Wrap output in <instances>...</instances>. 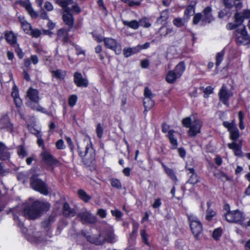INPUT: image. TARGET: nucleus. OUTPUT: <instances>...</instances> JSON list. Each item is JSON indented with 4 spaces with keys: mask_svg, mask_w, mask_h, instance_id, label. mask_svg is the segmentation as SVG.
<instances>
[{
    "mask_svg": "<svg viewBox=\"0 0 250 250\" xmlns=\"http://www.w3.org/2000/svg\"><path fill=\"white\" fill-rule=\"evenodd\" d=\"M46 209L47 202L36 200L31 203H25L23 205L22 213L26 219L34 220L41 217Z\"/></svg>",
    "mask_w": 250,
    "mask_h": 250,
    "instance_id": "f257e3e1",
    "label": "nucleus"
},
{
    "mask_svg": "<svg viewBox=\"0 0 250 250\" xmlns=\"http://www.w3.org/2000/svg\"><path fill=\"white\" fill-rule=\"evenodd\" d=\"M78 149L83 162L87 166H90L95 160V151L93 149L90 138L85 136L78 144Z\"/></svg>",
    "mask_w": 250,
    "mask_h": 250,
    "instance_id": "f03ea898",
    "label": "nucleus"
},
{
    "mask_svg": "<svg viewBox=\"0 0 250 250\" xmlns=\"http://www.w3.org/2000/svg\"><path fill=\"white\" fill-rule=\"evenodd\" d=\"M182 123L184 126L189 128L188 132L189 136L194 137L200 133L202 123L199 119L192 121L190 117H188L182 120Z\"/></svg>",
    "mask_w": 250,
    "mask_h": 250,
    "instance_id": "7ed1b4c3",
    "label": "nucleus"
},
{
    "mask_svg": "<svg viewBox=\"0 0 250 250\" xmlns=\"http://www.w3.org/2000/svg\"><path fill=\"white\" fill-rule=\"evenodd\" d=\"M43 230L37 232L33 235L27 236V239L35 243L37 245H44L47 241V220H44L42 222Z\"/></svg>",
    "mask_w": 250,
    "mask_h": 250,
    "instance_id": "20e7f679",
    "label": "nucleus"
},
{
    "mask_svg": "<svg viewBox=\"0 0 250 250\" xmlns=\"http://www.w3.org/2000/svg\"><path fill=\"white\" fill-rule=\"evenodd\" d=\"M31 187L35 190L47 195V185L41 179L38 178V175L33 174L30 178Z\"/></svg>",
    "mask_w": 250,
    "mask_h": 250,
    "instance_id": "39448f33",
    "label": "nucleus"
},
{
    "mask_svg": "<svg viewBox=\"0 0 250 250\" xmlns=\"http://www.w3.org/2000/svg\"><path fill=\"white\" fill-rule=\"evenodd\" d=\"M29 101L27 103L28 106L34 109H38L37 105H39V91L35 89L30 87L26 94Z\"/></svg>",
    "mask_w": 250,
    "mask_h": 250,
    "instance_id": "423d86ee",
    "label": "nucleus"
},
{
    "mask_svg": "<svg viewBox=\"0 0 250 250\" xmlns=\"http://www.w3.org/2000/svg\"><path fill=\"white\" fill-rule=\"evenodd\" d=\"M191 230L194 235L198 238L202 230V226L199 220L192 214L188 215Z\"/></svg>",
    "mask_w": 250,
    "mask_h": 250,
    "instance_id": "0eeeda50",
    "label": "nucleus"
},
{
    "mask_svg": "<svg viewBox=\"0 0 250 250\" xmlns=\"http://www.w3.org/2000/svg\"><path fill=\"white\" fill-rule=\"evenodd\" d=\"M225 216L226 220L229 223H240L244 219L243 212L238 209L229 210Z\"/></svg>",
    "mask_w": 250,
    "mask_h": 250,
    "instance_id": "6e6552de",
    "label": "nucleus"
},
{
    "mask_svg": "<svg viewBox=\"0 0 250 250\" xmlns=\"http://www.w3.org/2000/svg\"><path fill=\"white\" fill-rule=\"evenodd\" d=\"M236 42L238 45H247L250 43V36L248 35L245 27L236 31Z\"/></svg>",
    "mask_w": 250,
    "mask_h": 250,
    "instance_id": "1a4fd4ad",
    "label": "nucleus"
},
{
    "mask_svg": "<svg viewBox=\"0 0 250 250\" xmlns=\"http://www.w3.org/2000/svg\"><path fill=\"white\" fill-rule=\"evenodd\" d=\"M15 4L24 8L32 19H37L39 17L38 13L33 9L29 0H18L16 1Z\"/></svg>",
    "mask_w": 250,
    "mask_h": 250,
    "instance_id": "9d476101",
    "label": "nucleus"
},
{
    "mask_svg": "<svg viewBox=\"0 0 250 250\" xmlns=\"http://www.w3.org/2000/svg\"><path fill=\"white\" fill-rule=\"evenodd\" d=\"M0 127L12 133L14 131V125L11 122L10 119L7 114H3L0 118Z\"/></svg>",
    "mask_w": 250,
    "mask_h": 250,
    "instance_id": "9b49d317",
    "label": "nucleus"
},
{
    "mask_svg": "<svg viewBox=\"0 0 250 250\" xmlns=\"http://www.w3.org/2000/svg\"><path fill=\"white\" fill-rule=\"evenodd\" d=\"M103 41L106 48L114 50L117 54L121 52V45L116 40L111 38H106Z\"/></svg>",
    "mask_w": 250,
    "mask_h": 250,
    "instance_id": "f8f14e48",
    "label": "nucleus"
},
{
    "mask_svg": "<svg viewBox=\"0 0 250 250\" xmlns=\"http://www.w3.org/2000/svg\"><path fill=\"white\" fill-rule=\"evenodd\" d=\"M149 42H146L143 45H138L134 47L126 48L124 49V54L125 57H128L131 55L134 54L140 51L142 49H145L149 47Z\"/></svg>",
    "mask_w": 250,
    "mask_h": 250,
    "instance_id": "ddd939ff",
    "label": "nucleus"
},
{
    "mask_svg": "<svg viewBox=\"0 0 250 250\" xmlns=\"http://www.w3.org/2000/svg\"><path fill=\"white\" fill-rule=\"evenodd\" d=\"M78 216L84 223L92 224L97 221V218L87 210L82 211Z\"/></svg>",
    "mask_w": 250,
    "mask_h": 250,
    "instance_id": "4468645a",
    "label": "nucleus"
},
{
    "mask_svg": "<svg viewBox=\"0 0 250 250\" xmlns=\"http://www.w3.org/2000/svg\"><path fill=\"white\" fill-rule=\"evenodd\" d=\"M218 94L220 101L225 104L229 106L228 101L232 96V93L229 91L226 86L223 85Z\"/></svg>",
    "mask_w": 250,
    "mask_h": 250,
    "instance_id": "2eb2a0df",
    "label": "nucleus"
},
{
    "mask_svg": "<svg viewBox=\"0 0 250 250\" xmlns=\"http://www.w3.org/2000/svg\"><path fill=\"white\" fill-rule=\"evenodd\" d=\"M11 97L14 99V104L17 108H21L22 105V101L19 96V90L18 86L14 84L12 88Z\"/></svg>",
    "mask_w": 250,
    "mask_h": 250,
    "instance_id": "dca6fc26",
    "label": "nucleus"
},
{
    "mask_svg": "<svg viewBox=\"0 0 250 250\" xmlns=\"http://www.w3.org/2000/svg\"><path fill=\"white\" fill-rule=\"evenodd\" d=\"M4 38L6 42L13 47L16 46L17 43V38L16 35L12 31H6L4 32Z\"/></svg>",
    "mask_w": 250,
    "mask_h": 250,
    "instance_id": "f3484780",
    "label": "nucleus"
},
{
    "mask_svg": "<svg viewBox=\"0 0 250 250\" xmlns=\"http://www.w3.org/2000/svg\"><path fill=\"white\" fill-rule=\"evenodd\" d=\"M74 82L79 87H86L88 85L87 80L83 78L81 73L78 72L74 74Z\"/></svg>",
    "mask_w": 250,
    "mask_h": 250,
    "instance_id": "a211bd4d",
    "label": "nucleus"
},
{
    "mask_svg": "<svg viewBox=\"0 0 250 250\" xmlns=\"http://www.w3.org/2000/svg\"><path fill=\"white\" fill-rule=\"evenodd\" d=\"M42 135L41 134L40 137H36L38 138L37 144L40 147H42L43 150L42 152L40 154V157L45 164H47V149L45 148L44 141L42 138Z\"/></svg>",
    "mask_w": 250,
    "mask_h": 250,
    "instance_id": "6ab92c4d",
    "label": "nucleus"
},
{
    "mask_svg": "<svg viewBox=\"0 0 250 250\" xmlns=\"http://www.w3.org/2000/svg\"><path fill=\"white\" fill-rule=\"evenodd\" d=\"M88 240L96 245H101L105 241L104 237L102 236L100 233L93 234L87 237Z\"/></svg>",
    "mask_w": 250,
    "mask_h": 250,
    "instance_id": "aec40b11",
    "label": "nucleus"
},
{
    "mask_svg": "<svg viewBox=\"0 0 250 250\" xmlns=\"http://www.w3.org/2000/svg\"><path fill=\"white\" fill-rule=\"evenodd\" d=\"M62 214L66 217H72L75 215L76 211L67 203H65L63 205Z\"/></svg>",
    "mask_w": 250,
    "mask_h": 250,
    "instance_id": "412c9836",
    "label": "nucleus"
},
{
    "mask_svg": "<svg viewBox=\"0 0 250 250\" xmlns=\"http://www.w3.org/2000/svg\"><path fill=\"white\" fill-rule=\"evenodd\" d=\"M250 18V9H245L241 13H236L235 15V21L242 23L244 19Z\"/></svg>",
    "mask_w": 250,
    "mask_h": 250,
    "instance_id": "4be33fe9",
    "label": "nucleus"
},
{
    "mask_svg": "<svg viewBox=\"0 0 250 250\" xmlns=\"http://www.w3.org/2000/svg\"><path fill=\"white\" fill-rule=\"evenodd\" d=\"M10 157V153L7 151L6 146L0 142V160L1 161L8 160Z\"/></svg>",
    "mask_w": 250,
    "mask_h": 250,
    "instance_id": "5701e85b",
    "label": "nucleus"
},
{
    "mask_svg": "<svg viewBox=\"0 0 250 250\" xmlns=\"http://www.w3.org/2000/svg\"><path fill=\"white\" fill-rule=\"evenodd\" d=\"M63 21L66 25H68L70 28L72 27L74 23V18L70 11L64 12L62 16Z\"/></svg>",
    "mask_w": 250,
    "mask_h": 250,
    "instance_id": "b1692460",
    "label": "nucleus"
},
{
    "mask_svg": "<svg viewBox=\"0 0 250 250\" xmlns=\"http://www.w3.org/2000/svg\"><path fill=\"white\" fill-rule=\"evenodd\" d=\"M57 2L62 7L64 12L70 11L71 10V6L73 4L72 0H57Z\"/></svg>",
    "mask_w": 250,
    "mask_h": 250,
    "instance_id": "393cba45",
    "label": "nucleus"
},
{
    "mask_svg": "<svg viewBox=\"0 0 250 250\" xmlns=\"http://www.w3.org/2000/svg\"><path fill=\"white\" fill-rule=\"evenodd\" d=\"M211 8L207 7L204 10L202 21L210 23L213 20V17L211 13Z\"/></svg>",
    "mask_w": 250,
    "mask_h": 250,
    "instance_id": "a878e982",
    "label": "nucleus"
},
{
    "mask_svg": "<svg viewBox=\"0 0 250 250\" xmlns=\"http://www.w3.org/2000/svg\"><path fill=\"white\" fill-rule=\"evenodd\" d=\"M228 146L229 149L233 150L235 155L240 156L242 155L241 144L240 143L237 144L235 142H233L228 144Z\"/></svg>",
    "mask_w": 250,
    "mask_h": 250,
    "instance_id": "bb28decb",
    "label": "nucleus"
},
{
    "mask_svg": "<svg viewBox=\"0 0 250 250\" xmlns=\"http://www.w3.org/2000/svg\"><path fill=\"white\" fill-rule=\"evenodd\" d=\"M188 170L192 175L190 176L189 179L187 181V184L192 185H195L200 181V178L194 173V170L193 168H190Z\"/></svg>",
    "mask_w": 250,
    "mask_h": 250,
    "instance_id": "cd10ccee",
    "label": "nucleus"
},
{
    "mask_svg": "<svg viewBox=\"0 0 250 250\" xmlns=\"http://www.w3.org/2000/svg\"><path fill=\"white\" fill-rule=\"evenodd\" d=\"M174 131L173 130H170L168 132L167 136L169 138V141L171 145H172V148L175 149L177 148L178 146V143L177 139L174 137Z\"/></svg>",
    "mask_w": 250,
    "mask_h": 250,
    "instance_id": "c85d7f7f",
    "label": "nucleus"
},
{
    "mask_svg": "<svg viewBox=\"0 0 250 250\" xmlns=\"http://www.w3.org/2000/svg\"><path fill=\"white\" fill-rule=\"evenodd\" d=\"M104 237L105 241L109 243H114L116 241V235L112 230L107 231Z\"/></svg>",
    "mask_w": 250,
    "mask_h": 250,
    "instance_id": "c756f323",
    "label": "nucleus"
},
{
    "mask_svg": "<svg viewBox=\"0 0 250 250\" xmlns=\"http://www.w3.org/2000/svg\"><path fill=\"white\" fill-rule=\"evenodd\" d=\"M169 17L168 10H164L159 18L157 20V22L161 24H164Z\"/></svg>",
    "mask_w": 250,
    "mask_h": 250,
    "instance_id": "7c9ffc66",
    "label": "nucleus"
},
{
    "mask_svg": "<svg viewBox=\"0 0 250 250\" xmlns=\"http://www.w3.org/2000/svg\"><path fill=\"white\" fill-rule=\"evenodd\" d=\"M179 78L174 71H169L166 76V81L169 83H173Z\"/></svg>",
    "mask_w": 250,
    "mask_h": 250,
    "instance_id": "2f4dec72",
    "label": "nucleus"
},
{
    "mask_svg": "<svg viewBox=\"0 0 250 250\" xmlns=\"http://www.w3.org/2000/svg\"><path fill=\"white\" fill-rule=\"evenodd\" d=\"M185 70V66L183 62H181L178 63L173 70L177 74V77L180 78Z\"/></svg>",
    "mask_w": 250,
    "mask_h": 250,
    "instance_id": "473e14b6",
    "label": "nucleus"
},
{
    "mask_svg": "<svg viewBox=\"0 0 250 250\" xmlns=\"http://www.w3.org/2000/svg\"><path fill=\"white\" fill-rule=\"evenodd\" d=\"M51 72L53 77L59 79H63L66 74L65 71L60 69L51 70Z\"/></svg>",
    "mask_w": 250,
    "mask_h": 250,
    "instance_id": "72a5a7b5",
    "label": "nucleus"
},
{
    "mask_svg": "<svg viewBox=\"0 0 250 250\" xmlns=\"http://www.w3.org/2000/svg\"><path fill=\"white\" fill-rule=\"evenodd\" d=\"M123 23L125 25L127 26L128 27L136 30L138 28L139 26V21L136 20H133L131 21H123Z\"/></svg>",
    "mask_w": 250,
    "mask_h": 250,
    "instance_id": "f704fd0d",
    "label": "nucleus"
},
{
    "mask_svg": "<svg viewBox=\"0 0 250 250\" xmlns=\"http://www.w3.org/2000/svg\"><path fill=\"white\" fill-rule=\"evenodd\" d=\"M78 194L80 198L85 202H88L91 198V196L88 195L86 192L83 189H79L78 191Z\"/></svg>",
    "mask_w": 250,
    "mask_h": 250,
    "instance_id": "c9c22d12",
    "label": "nucleus"
},
{
    "mask_svg": "<svg viewBox=\"0 0 250 250\" xmlns=\"http://www.w3.org/2000/svg\"><path fill=\"white\" fill-rule=\"evenodd\" d=\"M187 21L185 18H177L173 20V24L177 27H181L185 25Z\"/></svg>",
    "mask_w": 250,
    "mask_h": 250,
    "instance_id": "e433bc0d",
    "label": "nucleus"
},
{
    "mask_svg": "<svg viewBox=\"0 0 250 250\" xmlns=\"http://www.w3.org/2000/svg\"><path fill=\"white\" fill-rule=\"evenodd\" d=\"M58 38L64 42L68 41L67 31L64 29H61L58 32Z\"/></svg>",
    "mask_w": 250,
    "mask_h": 250,
    "instance_id": "4c0bfd02",
    "label": "nucleus"
},
{
    "mask_svg": "<svg viewBox=\"0 0 250 250\" xmlns=\"http://www.w3.org/2000/svg\"><path fill=\"white\" fill-rule=\"evenodd\" d=\"M27 129L30 133L34 135L36 137H40L41 135V131L36 128L35 125H28Z\"/></svg>",
    "mask_w": 250,
    "mask_h": 250,
    "instance_id": "58836bf2",
    "label": "nucleus"
},
{
    "mask_svg": "<svg viewBox=\"0 0 250 250\" xmlns=\"http://www.w3.org/2000/svg\"><path fill=\"white\" fill-rule=\"evenodd\" d=\"M153 98H148L146 97L144 99V105L146 108V109H150L154 105V102L152 100Z\"/></svg>",
    "mask_w": 250,
    "mask_h": 250,
    "instance_id": "ea45409f",
    "label": "nucleus"
},
{
    "mask_svg": "<svg viewBox=\"0 0 250 250\" xmlns=\"http://www.w3.org/2000/svg\"><path fill=\"white\" fill-rule=\"evenodd\" d=\"M229 133L230 134V138L233 141L236 140L239 137V131L236 127L229 131Z\"/></svg>",
    "mask_w": 250,
    "mask_h": 250,
    "instance_id": "a19ab883",
    "label": "nucleus"
},
{
    "mask_svg": "<svg viewBox=\"0 0 250 250\" xmlns=\"http://www.w3.org/2000/svg\"><path fill=\"white\" fill-rule=\"evenodd\" d=\"M165 170L167 173V174L171 178V179L175 181H177V177L173 171V170L169 168H168L167 167H165Z\"/></svg>",
    "mask_w": 250,
    "mask_h": 250,
    "instance_id": "79ce46f5",
    "label": "nucleus"
},
{
    "mask_svg": "<svg viewBox=\"0 0 250 250\" xmlns=\"http://www.w3.org/2000/svg\"><path fill=\"white\" fill-rule=\"evenodd\" d=\"M17 153L19 156L23 157L27 155V152L23 145H20L17 147Z\"/></svg>",
    "mask_w": 250,
    "mask_h": 250,
    "instance_id": "37998d69",
    "label": "nucleus"
},
{
    "mask_svg": "<svg viewBox=\"0 0 250 250\" xmlns=\"http://www.w3.org/2000/svg\"><path fill=\"white\" fill-rule=\"evenodd\" d=\"M194 13V7L193 6L189 5L185 11V16L187 17L188 20L189 17Z\"/></svg>",
    "mask_w": 250,
    "mask_h": 250,
    "instance_id": "c03bdc74",
    "label": "nucleus"
},
{
    "mask_svg": "<svg viewBox=\"0 0 250 250\" xmlns=\"http://www.w3.org/2000/svg\"><path fill=\"white\" fill-rule=\"evenodd\" d=\"M21 27L26 34H29L32 30V26L28 21L21 24Z\"/></svg>",
    "mask_w": 250,
    "mask_h": 250,
    "instance_id": "a18cd8bd",
    "label": "nucleus"
},
{
    "mask_svg": "<svg viewBox=\"0 0 250 250\" xmlns=\"http://www.w3.org/2000/svg\"><path fill=\"white\" fill-rule=\"evenodd\" d=\"M59 163V161L53 156L48 153V165L56 166Z\"/></svg>",
    "mask_w": 250,
    "mask_h": 250,
    "instance_id": "49530a36",
    "label": "nucleus"
},
{
    "mask_svg": "<svg viewBox=\"0 0 250 250\" xmlns=\"http://www.w3.org/2000/svg\"><path fill=\"white\" fill-rule=\"evenodd\" d=\"M216 214L215 212L210 208H208L207 211V214H206V219L208 221H210L212 219V217L214 216Z\"/></svg>",
    "mask_w": 250,
    "mask_h": 250,
    "instance_id": "de8ad7c7",
    "label": "nucleus"
},
{
    "mask_svg": "<svg viewBox=\"0 0 250 250\" xmlns=\"http://www.w3.org/2000/svg\"><path fill=\"white\" fill-rule=\"evenodd\" d=\"M9 212L12 213L13 219L15 222H18V221H19V219H20L19 218L20 213L19 212L15 211L13 209L10 208L7 213H9Z\"/></svg>",
    "mask_w": 250,
    "mask_h": 250,
    "instance_id": "09e8293b",
    "label": "nucleus"
},
{
    "mask_svg": "<svg viewBox=\"0 0 250 250\" xmlns=\"http://www.w3.org/2000/svg\"><path fill=\"white\" fill-rule=\"evenodd\" d=\"M31 35L34 38H39L42 34L41 31L37 28L32 29L30 33Z\"/></svg>",
    "mask_w": 250,
    "mask_h": 250,
    "instance_id": "8fccbe9b",
    "label": "nucleus"
},
{
    "mask_svg": "<svg viewBox=\"0 0 250 250\" xmlns=\"http://www.w3.org/2000/svg\"><path fill=\"white\" fill-rule=\"evenodd\" d=\"M223 125L225 127L228 128L229 132L236 127L233 121H232L231 123L224 122L223 123Z\"/></svg>",
    "mask_w": 250,
    "mask_h": 250,
    "instance_id": "3c124183",
    "label": "nucleus"
},
{
    "mask_svg": "<svg viewBox=\"0 0 250 250\" xmlns=\"http://www.w3.org/2000/svg\"><path fill=\"white\" fill-rule=\"evenodd\" d=\"M224 53L223 51L219 52L217 54L216 56V65H219L222 62Z\"/></svg>",
    "mask_w": 250,
    "mask_h": 250,
    "instance_id": "603ef678",
    "label": "nucleus"
},
{
    "mask_svg": "<svg viewBox=\"0 0 250 250\" xmlns=\"http://www.w3.org/2000/svg\"><path fill=\"white\" fill-rule=\"evenodd\" d=\"M15 47H16L15 48V52L16 53L17 56L20 59H22L23 57L24 54L22 49L20 48L19 44L17 43Z\"/></svg>",
    "mask_w": 250,
    "mask_h": 250,
    "instance_id": "864d4df0",
    "label": "nucleus"
},
{
    "mask_svg": "<svg viewBox=\"0 0 250 250\" xmlns=\"http://www.w3.org/2000/svg\"><path fill=\"white\" fill-rule=\"evenodd\" d=\"M222 234V230L220 229H215L212 233L213 238L216 240H218Z\"/></svg>",
    "mask_w": 250,
    "mask_h": 250,
    "instance_id": "5fc2aeb1",
    "label": "nucleus"
},
{
    "mask_svg": "<svg viewBox=\"0 0 250 250\" xmlns=\"http://www.w3.org/2000/svg\"><path fill=\"white\" fill-rule=\"evenodd\" d=\"M111 184L113 187L117 188H121L122 187L120 181L117 179H111Z\"/></svg>",
    "mask_w": 250,
    "mask_h": 250,
    "instance_id": "6e6d98bb",
    "label": "nucleus"
},
{
    "mask_svg": "<svg viewBox=\"0 0 250 250\" xmlns=\"http://www.w3.org/2000/svg\"><path fill=\"white\" fill-rule=\"evenodd\" d=\"M242 23H239V22H236L235 21L234 22L229 23L227 25V28L228 30H233L237 28L239 25H241Z\"/></svg>",
    "mask_w": 250,
    "mask_h": 250,
    "instance_id": "4d7b16f0",
    "label": "nucleus"
},
{
    "mask_svg": "<svg viewBox=\"0 0 250 250\" xmlns=\"http://www.w3.org/2000/svg\"><path fill=\"white\" fill-rule=\"evenodd\" d=\"M139 25H140L144 27L148 28L150 26L151 24L148 21L146 18L141 19L139 21Z\"/></svg>",
    "mask_w": 250,
    "mask_h": 250,
    "instance_id": "13d9d810",
    "label": "nucleus"
},
{
    "mask_svg": "<svg viewBox=\"0 0 250 250\" xmlns=\"http://www.w3.org/2000/svg\"><path fill=\"white\" fill-rule=\"evenodd\" d=\"M236 0H224V4L226 7L231 8L234 5Z\"/></svg>",
    "mask_w": 250,
    "mask_h": 250,
    "instance_id": "bf43d9fd",
    "label": "nucleus"
},
{
    "mask_svg": "<svg viewBox=\"0 0 250 250\" xmlns=\"http://www.w3.org/2000/svg\"><path fill=\"white\" fill-rule=\"evenodd\" d=\"M77 101V97L76 95L71 96L68 99L69 105L71 106H73L75 105Z\"/></svg>",
    "mask_w": 250,
    "mask_h": 250,
    "instance_id": "052dcab7",
    "label": "nucleus"
},
{
    "mask_svg": "<svg viewBox=\"0 0 250 250\" xmlns=\"http://www.w3.org/2000/svg\"><path fill=\"white\" fill-rule=\"evenodd\" d=\"M111 212L113 216L116 217L117 220H119L122 216V212L118 209L111 210Z\"/></svg>",
    "mask_w": 250,
    "mask_h": 250,
    "instance_id": "680f3d73",
    "label": "nucleus"
},
{
    "mask_svg": "<svg viewBox=\"0 0 250 250\" xmlns=\"http://www.w3.org/2000/svg\"><path fill=\"white\" fill-rule=\"evenodd\" d=\"M97 214L102 218H105L107 216L106 210L103 208L99 209L97 210Z\"/></svg>",
    "mask_w": 250,
    "mask_h": 250,
    "instance_id": "e2e57ef3",
    "label": "nucleus"
},
{
    "mask_svg": "<svg viewBox=\"0 0 250 250\" xmlns=\"http://www.w3.org/2000/svg\"><path fill=\"white\" fill-rule=\"evenodd\" d=\"M202 16L200 13L196 14L193 19V23L194 24H197L199 23L201 19H202Z\"/></svg>",
    "mask_w": 250,
    "mask_h": 250,
    "instance_id": "0e129e2a",
    "label": "nucleus"
},
{
    "mask_svg": "<svg viewBox=\"0 0 250 250\" xmlns=\"http://www.w3.org/2000/svg\"><path fill=\"white\" fill-rule=\"evenodd\" d=\"M56 146L57 149H63L65 148V145L64 144V141L62 139L59 140L56 143Z\"/></svg>",
    "mask_w": 250,
    "mask_h": 250,
    "instance_id": "69168bd1",
    "label": "nucleus"
},
{
    "mask_svg": "<svg viewBox=\"0 0 250 250\" xmlns=\"http://www.w3.org/2000/svg\"><path fill=\"white\" fill-rule=\"evenodd\" d=\"M144 96L145 98H153L154 96V94L151 92V91L148 88L146 87L144 91Z\"/></svg>",
    "mask_w": 250,
    "mask_h": 250,
    "instance_id": "338daca9",
    "label": "nucleus"
},
{
    "mask_svg": "<svg viewBox=\"0 0 250 250\" xmlns=\"http://www.w3.org/2000/svg\"><path fill=\"white\" fill-rule=\"evenodd\" d=\"M213 88L211 86L207 87L204 90V97H208V95L210 94L213 92Z\"/></svg>",
    "mask_w": 250,
    "mask_h": 250,
    "instance_id": "774afa93",
    "label": "nucleus"
}]
</instances>
